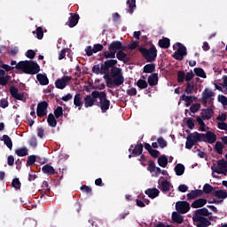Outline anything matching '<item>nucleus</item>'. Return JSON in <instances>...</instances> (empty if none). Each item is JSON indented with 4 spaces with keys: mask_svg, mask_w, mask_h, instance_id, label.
Returning a JSON list of instances; mask_svg holds the SVG:
<instances>
[{
    "mask_svg": "<svg viewBox=\"0 0 227 227\" xmlns=\"http://www.w3.org/2000/svg\"><path fill=\"white\" fill-rule=\"evenodd\" d=\"M8 81H10V75L0 76V85L6 86L8 84Z\"/></svg>",
    "mask_w": 227,
    "mask_h": 227,
    "instance_id": "obj_57",
    "label": "nucleus"
},
{
    "mask_svg": "<svg viewBox=\"0 0 227 227\" xmlns=\"http://www.w3.org/2000/svg\"><path fill=\"white\" fill-rule=\"evenodd\" d=\"M184 92L186 95H192L194 93V82H187L186 83V88L184 90Z\"/></svg>",
    "mask_w": 227,
    "mask_h": 227,
    "instance_id": "obj_42",
    "label": "nucleus"
},
{
    "mask_svg": "<svg viewBox=\"0 0 227 227\" xmlns=\"http://www.w3.org/2000/svg\"><path fill=\"white\" fill-rule=\"evenodd\" d=\"M223 150H224V145H223V142L217 141L215 145V152H216L218 155H223Z\"/></svg>",
    "mask_w": 227,
    "mask_h": 227,
    "instance_id": "obj_38",
    "label": "nucleus"
},
{
    "mask_svg": "<svg viewBox=\"0 0 227 227\" xmlns=\"http://www.w3.org/2000/svg\"><path fill=\"white\" fill-rule=\"evenodd\" d=\"M177 51L173 53V58L177 61H182L185 56H187V48L182 44V43H176L174 44L173 49H176Z\"/></svg>",
    "mask_w": 227,
    "mask_h": 227,
    "instance_id": "obj_7",
    "label": "nucleus"
},
{
    "mask_svg": "<svg viewBox=\"0 0 227 227\" xmlns=\"http://www.w3.org/2000/svg\"><path fill=\"white\" fill-rule=\"evenodd\" d=\"M213 191H215V188L214 186H211L210 184H206L203 186L202 192L205 194H210Z\"/></svg>",
    "mask_w": 227,
    "mask_h": 227,
    "instance_id": "obj_46",
    "label": "nucleus"
},
{
    "mask_svg": "<svg viewBox=\"0 0 227 227\" xmlns=\"http://www.w3.org/2000/svg\"><path fill=\"white\" fill-rule=\"evenodd\" d=\"M35 162H36V156L35 155H30L27 157V164L26 166H33V164H35Z\"/></svg>",
    "mask_w": 227,
    "mask_h": 227,
    "instance_id": "obj_51",
    "label": "nucleus"
},
{
    "mask_svg": "<svg viewBox=\"0 0 227 227\" xmlns=\"http://www.w3.org/2000/svg\"><path fill=\"white\" fill-rule=\"evenodd\" d=\"M218 102H221L223 106H227V98L224 95L218 96Z\"/></svg>",
    "mask_w": 227,
    "mask_h": 227,
    "instance_id": "obj_64",
    "label": "nucleus"
},
{
    "mask_svg": "<svg viewBox=\"0 0 227 227\" xmlns=\"http://www.w3.org/2000/svg\"><path fill=\"white\" fill-rule=\"evenodd\" d=\"M198 98L196 97H192V96H186L185 94H183L180 97V100H184L185 102V106L189 107V106H191V104H192V102H194V100H196Z\"/></svg>",
    "mask_w": 227,
    "mask_h": 227,
    "instance_id": "obj_26",
    "label": "nucleus"
},
{
    "mask_svg": "<svg viewBox=\"0 0 227 227\" xmlns=\"http://www.w3.org/2000/svg\"><path fill=\"white\" fill-rule=\"evenodd\" d=\"M180 214L181 213L178 212L172 213V221L176 223V224H182V223H184V216H182Z\"/></svg>",
    "mask_w": 227,
    "mask_h": 227,
    "instance_id": "obj_30",
    "label": "nucleus"
},
{
    "mask_svg": "<svg viewBox=\"0 0 227 227\" xmlns=\"http://www.w3.org/2000/svg\"><path fill=\"white\" fill-rule=\"evenodd\" d=\"M193 72L198 77H201L202 79H207V74L205 73V70H203V68L195 67L193 69Z\"/></svg>",
    "mask_w": 227,
    "mask_h": 227,
    "instance_id": "obj_37",
    "label": "nucleus"
},
{
    "mask_svg": "<svg viewBox=\"0 0 227 227\" xmlns=\"http://www.w3.org/2000/svg\"><path fill=\"white\" fill-rule=\"evenodd\" d=\"M201 142H202L201 133H199L198 131L190 133L186 137L185 148L187 150H191L192 146L196 145V143H201Z\"/></svg>",
    "mask_w": 227,
    "mask_h": 227,
    "instance_id": "obj_6",
    "label": "nucleus"
},
{
    "mask_svg": "<svg viewBox=\"0 0 227 227\" xmlns=\"http://www.w3.org/2000/svg\"><path fill=\"white\" fill-rule=\"evenodd\" d=\"M193 78L194 73H192V71H190L186 73V74H184V81H186V82H191V81H192Z\"/></svg>",
    "mask_w": 227,
    "mask_h": 227,
    "instance_id": "obj_58",
    "label": "nucleus"
},
{
    "mask_svg": "<svg viewBox=\"0 0 227 227\" xmlns=\"http://www.w3.org/2000/svg\"><path fill=\"white\" fill-rule=\"evenodd\" d=\"M12 185L14 189H16V191H19V189H20V185H21L19 178H14L12 182Z\"/></svg>",
    "mask_w": 227,
    "mask_h": 227,
    "instance_id": "obj_56",
    "label": "nucleus"
},
{
    "mask_svg": "<svg viewBox=\"0 0 227 227\" xmlns=\"http://www.w3.org/2000/svg\"><path fill=\"white\" fill-rule=\"evenodd\" d=\"M192 221L193 223H197L196 224L197 227H208L212 224V222H210L207 217L197 218V219H193Z\"/></svg>",
    "mask_w": 227,
    "mask_h": 227,
    "instance_id": "obj_19",
    "label": "nucleus"
},
{
    "mask_svg": "<svg viewBox=\"0 0 227 227\" xmlns=\"http://www.w3.org/2000/svg\"><path fill=\"white\" fill-rule=\"evenodd\" d=\"M70 15L67 26H69V27H75L76 24H79V19H81V17L76 13H70Z\"/></svg>",
    "mask_w": 227,
    "mask_h": 227,
    "instance_id": "obj_20",
    "label": "nucleus"
},
{
    "mask_svg": "<svg viewBox=\"0 0 227 227\" xmlns=\"http://www.w3.org/2000/svg\"><path fill=\"white\" fill-rule=\"evenodd\" d=\"M149 154L151 155V157H153V159H157V157H159V155H160V152H159L158 150H155V149H152L150 151Z\"/></svg>",
    "mask_w": 227,
    "mask_h": 227,
    "instance_id": "obj_63",
    "label": "nucleus"
},
{
    "mask_svg": "<svg viewBox=\"0 0 227 227\" xmlns=\"http://www.w3.org/2000/svg\"><path fill=\"white\" fill-rule=\"evenodd\" d=\"M36 79L41 86H47V84H49V78L45 74H37Z\"/></svg>",
    "mask_w": 227,
    "mask_h": 227,
    "instance_id": "obj_25",
    "label": "nucleus"
},
{
    "mask_svg": "<svg viewBox=\"0 0 227 227\" xmlns=\"http://www.w3.org/2000/svg\"><path fill=\"white\" fill-rule=\"evenodd\" d=\"M138 51L147 63H153V61H155L157 59V48L153 44H152L149 49L140 47L138 48Z\"/></svg>",
    "mask_w": 227,
    "mask_h": 227,
    "instance_id": "obj_4",
    "label": "nucleus"
},
{
    "mask_svg": "<svg viewBox=\"0 0 227 227\" xmlns=\"http://www.w3.org/2000/svg\"><path fill=\"white\" fill-rule=\"evenodd\" d=\"M15 153L18 155V157H26V155H27V148H18L15 150Z\"/></svg>",
    "mask_w": 227,
    "mask_h": 227,
    "instance_id": "obj_44",
    "label": "nucleus"
},
{
    "mask_svg": "<svg viewBox=\"0 0 227 227\" xmlns=\"http://www.w3.org/2000/svg\"><path fill=\"white\" fill-rule=\"evenodd\" d=\"M72 81V76L64 75L61 78L56 80L55 88L58 90H65L67 88V83Z\"/></svg>",
    "mask_w": 227,
    "mask_h": 227,
    "instance_id": "obj_12",
    "label": "nucleus"
},
{
    "mask_svg": "<svg viewBox=\"0 0 227 227\" xmlns=\"http://www.w3.org/2000/svg\"><path fill=\"white\" fill-rule=\"evenodd\" d=\"M126 4H128L127 12L132 15L134 10H136V0H127Z\"/></svg>",
    "mask_w": 227,
    "mask_h": 227,
    "instance_id": "obj_33",
    "label": "nucleus"
},
{
    "mask_svg": "<svg viewBox=\"0 0 227 227\" xmlns=\"http://www.w3.org/2000/svg\"><path fill=\"white\" fill-rule=\"evenodd\" d=\"M63 114V107L62 106H58L55 110H54V115L55 118L59 119L61 118V115Z\"/></svg>",
    "mask_w": 227,
    "mask_h": 227,
    "instance_id": "obj_53",
    "label": "nucleus"
},
{
    "mask_svg": "<svg viewBox=\"0 0 227 227\" xmlns=\"http://www.w3.org/2000/svg\"><path fill=\"white\" fill-rule=\"evenodd\" d=\"M43 173L45 175H55L56 174V169H54V167L46 164L42 168Z\"/></svg>",
    "mask_w": 227,
    "mask_h": 227,
    "instance_id": "obj_31",
    "label": "nucleus"
},
{
    "mask_svg": "<svg viewBox=\"0 0 227 227\" xmlns=\"http://www.w3.org/2000/svg\"><path fill=\"white\" fill-rule=\"evenodd\" d=\"M186 125L188 129H190V130H192V129H194V119H192V117H189L186 120Z\"/></svg>",
    "mask_w": 227,
    "mask_h": 227,
    "instance_id": "obj_59",
    "label": "nucleus"
},
{
    "mask_svg": "<svg viewBox=\"0 0 227 227\" xmlns=\"http://www.w3.org/2000/svg\"><path fill=\"white\" fill-rule=\"evenodd\" d=\"M147 82L149 86H157L159 84V74L153 73L148 76Z\"/></svg>",
    "mask_w": 227,
    "mask_h": 227,
    "instance_id": "obj_21",
    "label": "nucleus"
},
{
    "mask_svg": "<svg viewBox=\"0 0 227 227\" xmlns=\"http://www.w3.org/2000/svg\"><path fill=\"white\" fill-rule=\"evenodd\" d=\"M211 169L214 173H215V171H221L223 169H227V160L224 159H221L217 160V167H211Z\"/></svg>",
    "mask_w": 227,
    "mask_h": 227,
    "instance_id": "obj_18",
    "label": "nucleus"
},
{
    "mask_svg": "<svg viewBox=\"0 0 227 227\" xmlns=\"http://www.w3.org/2000/svg\"><path fill=\"white\" fill-rule=\"evenodd\" d=\"M202 142L208 143V145H214L217 141V135L211 130H207L205 133H201Z\"/></svg>",
    "mask_w": 227,
    "mask_h": 227,
    "instance_id": "obj_10",
    "label": "nucleus"
},
{
    "mask_svg": "<svg viewBox=\"0 0 227 227\" xmlns=\"http://www.w3.org/2000/svg\"><path fill=\"white\" fill-rule=\"evenodd\" d=\"M158 164L160 168H166L168 166V157L161 155L158 158Z\"/></svg>",
    "mask_w": 227,
    "mask_h": 227,
    "instance_id": "obj_40",
    "label": "nucleus"
},
{
    "mask_svg": "<svg viewBox=\"0 0 227 227\" xmlns=\"http://www.w3.org/2000/svg\"><path fill=\"white\" fill-rule=\"evenodd\" d=\"M116 65H118V60L116 59H108L101 64V70L105 72L103 78L107 88L119 87L125 82L123 71L121 68L116 67Z\"/></svg>",
    "mask_w": 227,
    "mask_h": 227,
    "instance_id": "obj_1",
    "label": "nucleus"
},
{
    "mask_svg": "<svg viewBox=\"0 0 227 227\" xmlns=\"http://www.w3.org/2000/svg\"><path fill=\"white\" fill-rule=\"evenodd\" d=\"M155 161L150 160L148 161V167H147V171H150V173H155Z\"/></svg>",
    "mask_w": 227,
    "mask_h": 227,
    "instance_id": "obj_49",
    "label": "nucleus"
},
{
    "mask_svg": "<svg viewBox=\"0 0 227 227\" xmlns=\"http://www.w3.org/2000/svg\"><path fill=\"white\" fill-rule=\"evenodd\" d=\"M36 33V38L38 40H42L43 38V28L42 27H38L35 30Z\"/></svg>",
    "mask_w": 227,
    "mask_h": 227,
    "instance_id": "obj_54",
    "label": "nucleus"
},
{
    "mask_svg": "<svg viewBox=\"0 0 227 227\" xmlns=\"http://www.w3.org/2000/svg\"><path fill=\"white\" fill-rule=\"evenodd\" d=\"M29 145L32 148H36L38 145V140H36V137H32L29 140Z\"/></svg>",
    "mask_w": 227,
    "mask_h": 227,
    "instance_id": "obj_62",
    "label": "nucleus"
},
{
    "mask_svg": "<svg viewBox=\"0 0 227 227\" xmlns=\"http://www.w3.org/2000/svg\"><path fill=\"white\" fill-rule=\"evenodd\" d=\"M137 47H139L138 41H132L129 44H128V49L129 51H134L135 49H137Z\"/></svg>",
    "mask_w": 227,
    "mask_h": 227,
    "instance_id": "obj_55",
    "label": "nucleus"
},
{
    "mask_svg": "<svg viewBox=\"0 0 227 227\" xmlns=\"http://www.w3.org/2000/svg\"><path fill=\"white\" fill-rule=\"evenodd\" d=\"M158 45L160 49H169L171 41L168 37H162V39L159 40Z\"/></svg>",
    "mask_w": 227,
    "mask_h": 227,
    "instance_id": "obj_22",
    "label": "nucleus"
},
{
    "mask_svg": "<svg viewBox=\"0 0 227 227\" xmlns=\"http://www.w3.org/2000/svg\"><path fill=\"white\" fill-rule=\"evenodd\" d=\"M99 102L97 101L98 107H100L102 113H107L111 106V101L107 99V93L106 91H98V97Z\"/></svg>",
    "mask_w": 227,
    "mask_h": 227,
    "instance_id": "obj_5",
    "label": "nucleus"
},
{
    "mask_svg": "<svg viewBox=\"0 0 227 227\" xmlns=\"http://www.w3.org/2000/svg\"><path fill=\"white\" fill-rule=\"evenodd\" d=\"M196 121L200 125L199 130H200V132H206L207 129H205V127H207V125L205 124V121H203V118L197 116Z\"/></svg>",
    "mask_w": 227,
    "mask_h": 227,
    "instance_id": "obj_41",
    "label": "nucleus"
},
{
    "mask_svg": "<svg viewBox=\"0 0 227 227\" xmlns=\"http://www.w3.org/2000/svg\"><path fill=\"white\" fill-rule=\"evenodd\" d=\"M214 196L218 198V200H226L227 192L224 190H217L214 192Z\"/></svg>",
    "mask_w": 227,
    "mask_h": 227,
    "instance_id": "obj_36",
    "label": "nucleus"
},
{
    "mask_svg": "<svg viewBox=\"0 0 227 227\" xmlns=\"http://www.w3.org/2000/svg\"><path fill=\"white\" fill-rule=\"evenodd\" d=\"M157 143L161 148H166V146H168V142L162 137H158Z\"/></svg>",
    "mask_w": 227,
    "mask_h": 227,
    "instance_id": "obj_52",
    "label": "nucleus"
},
{
    "mask_svg": "<svg viewBox=\"0 0 227 227\" xmlns=\"http://www.w3.org/2000/svg\"><path fill=\"white\" fill-rule=\"evenodd\" d=\"M47 121L50 127L55 128L58 125V121H56L53 114H49Z\"/></svg>",
    "mask_w": 227,
    "mask_h": 227,
    "instance_id": "obj_34",
    "label": "nucleus"
},
{
    "mask_svg": "<svg viewBox=\"0 0 227 227\" xmlns=\"http://www.w3.org/2000/svg\"><path fill=\"white\" fill-rule=\"evenodd\" d=\"M3 141L4 144L7 146V148H9V150H12L13 148V142L8 135L3 136Z\"/></svg>",
    "mask_w": 227,
    "mask_h": 227,
    "instance_id": "obj_35",
    "label": "nucleus"
},
{
    "mask_svg": "<svg viewBox=\"0 0 227 227\" xmlns=\"http://www.w3.org/2000/svg\"><path fill=\"white\" fill-rule=\"evenodd\" d=\"M10 94L15 100H20L21 102H26L27 100L26 92H19V89L15 86H11Z\"/></svg>",
    "mask_w": 227,
    "mask_h": 227,
    "instance_id": "obj_9",
    "label": "nucleus"
},
{
    "mask_svg": "<svg viewBox=\"0 0 227 227\" xmlns=\"http://www.w3.org/2000/svg\"><path fill=\"white\" fill-rule=\"evenodd\" d=\"M116 58L119 61H123V63H127V53L123 51H120L116 53Z\"/></svg>",
    "mask_w": 227,
    "mask_h": 227,
    "instance_id": "obj_43",
    "label": "nucleus"
},
{
    "mask_svg": "<svg viewBox=\"0 0 227 227\" xmlns=\"http://www.w3.org/2000/svg\"><path fill=\"white\" fill-rule=\"evenodd\" d=\"M202 194V190H192L191 192L187 194V198L188 200H196V198H199V196H201Z\"/></svg>",
    "mask_w": 227,
    "mask_h": 227,
    "instance_id": "obj_28",
    "label": "nucleus"
},
{
    "mask_svg": "<svg viewBox=\"0 0 227 227\" xmlns=\"http://www.w3.org/2000/svg\"><path fill=\"white\" fill-rule=\"evenodd\" d=\"M208 215H212V213L208 212L207 207H202L200 209H196L192 214V220L194 219H202L205 217H208Z\"/></svg>",
    "mask_w": 227,
    "mask_h": 227,
    "instance_id": "obj_13",
    "label": "nucleus"
},
{
    "mask_svg": "<svg viewBox=\"0 0 227 227\" xmlns=\"http://www.w3.org/2000/svg\"><path fill=\"white\" fill-rule=\"evenodd\" d=\"M207 199H198L192 203V208H201L207 205Z\"/></svg>",
    "mask_w": 227,
    "mask_h": 227,
    "instance_id": "obj_23",
    "label": "nucleus"
},
{
    "mask_svg": "<svg viewBox=\"0 0 227 227\" xmlns=\"http://www.w3.org/2000/svg\"><path fill=\"white\" fill-rule=\"evenodd\" d=\"M93 74H96V75H98V74H101L105 75V72L102 71V64L99 66L98 64L94 65L92 67Z\"/></svg>",
    "mask_w": 227,
    "mask_h": 227,
    "instance_id": "obj_45",
    "label": "nucleus"
},
{
    "mask_svg": "<svg viewBox=\"0 0 227 227\" xmlns=\"http://www.w3.org/2000/svg\"><path fill=\"white\" fill-rule=\"evenodd\" d=\"M200 107H201V105L200 103H195L191 106L190 111L194 114L195 113H198V111H200Z\"/></svg>",
    "mask_w": 227,
    "mask_h": 227,
    "instance_id": "obj_50",
    "label": "nucleus"
},
{
    "mask_svg": "<svg viewBox=\"0 0 227 227\" xmlns=\"http://www.w3.org/2000/svg\"><path fill=\"white\" fill-rule=\"evenodd\" d=\"M74 104L75 107H79V110L81 111V107H82V97L81 96V93H76L74 98Z\"/></svg>",
    "mask_w": 227,
    "mask_h": 227,
    "instance_id": "obj_29",
    "label": "nucleus"
},
{
    "mask_svg": "<svg viewBox=\"0 0 227 227\" xmlns=\"http://www.w3.org/2000/svg\"><path fill=\"white\" fill-rule=\"evenodd\" d=\"M129 153H132L133 157H139L143 153V144L137 145H131L129 149Z\"/></svg>",
    "mask_w": 227,
    "mask_h": 227,
    "instance_id": "obj_15",
    "label": "nucleus"
},
{
    "mask_svg": "<svg viewBox=\"0 0 227 227\" xmlns=\"http://www.w3.org/2000/svg\"><path fill=\"white\" fill-rule=\"evenodd\" d=\"M98 90H93L90 95H86L82 100L84 107L86 109H88V107H93L98 101Z\"/></svg>",
    "mask_w": 227,
    "mask_h": 227,
    "instance_id": "obj_8",
    "label": "nucleus"
},
{
    "mask_svg": "<svg viewBox=\"0 0 227 227\" xmlns=\"http://www.w3.org/2000/svg\"><path fill=\"white\" fill-rule=\"evenodd\" d=\"M159 189L161 192H169L173 189V184L168 180L159 181Z\"/></svg>",
    "mask_w": 227,
    "mask_h": 227,
    "instance_id": "obj_16",
    "label": "nucleus"
},
{
    "mask_svg": "<svg viewBox=\"0 0 227 227\" xmlns=\"http://www.w3.org/2000/svg\"><path fill=\"white\" fill-rule=\"evenodd\" d=\"M176 210L179 214H187L191 210V204L187 201H178L176 203Z\"/></svg>",
    "mask_w": 227,
    "mask_h": 227,
    "instance_id": "obj_11",
    "label": "nucleus"
},
{
    "mask_svg": "<svg viewBox=\"0 0 227 227\" xmlns=\"http://www.w3.org/2000/svg\"><path fill=\"white\" fill-rule=\"evenodd\" d=\"M154 70H155V64L154 63L146 64L144 67V74H153Z\"/></svg>",
    "mask_w": 227,
    "mask_h": 227,
    "instance_id": "obj_39",
    "label": "nucleus"
},
{
    "mask_svg": "<svg viewBox=\"0 0 227 227\" xmlns=\"http://www.w3.org/2000/svg\"><path fill=\"white\" fill-rule=\"evenodd\" d=\"M202 111V115L200 117L202 120H210L212 116H214V110H212V108H206Z\"/></svg>",
    "mask_w": 227,
    "mask_h": 227,
    "instance_id": "obj_27",
    "label": "nucleus"
},
{
    "mask_svg": "<svg viewBox=\"0 0 227 227\" xmlns=\"http://www.w3.org/2000/svg\"><path fill=\"white\" fill-rule=\"evenodd\" d=\"M15 68L28 75H36L40 72V65L34 60L20 61Z\"/></svg>",
    "mask_w": 227,
    "mask_h": 227,
    "instance_id": "obj_2",
    "label": "nucleus"
},
{
    "mask_svg": "<svg viewBox=\"0 0 227 227\" xmlns=\"http://www.w3.org/2000/svg\"><path fill=\"white\" fill-rule=\"evenodd\" d=\"M108 51H104L103 56L106 59H114V58H116V54L120 52V51H127V46H123L120 41H113L108 45Z\"/></svg>",
    "mask_w": 227,
    "mask_h": 227,
    "instance_id": "obj_3",
    "label": "nucleus"
},
{
    "mask_svg": "<svg viewBox=\"0 0 227 227\" xmlns=\"http://www.w3.org/2000/svg\"><path fill=\"white\" fill-rule=\"evenodd\" d=\"M47 107H49V103H47V101H43L37 105L36 114L38 118L47 116Z\"/></svg>",
    "mask_w": 227,
    "mask_h": 227,
    "instance_id": "obj_14",
    "label": "nucleus"
},
{
    "mask_svg": "<svg viewBox=\"0 0 227 227\" xmlns=\"http://www.w3.org/2000/svg\"><path fill=\"white\" fill-rule=\"evenodd\" d=\"M145 193L147 196H149L152 200H155V198H157V196H159L160 192L157 188H152V189L149 188V189L145 190Z\"/></svg>",
    "mask_w": 227,
    "mask_h": 227,
    "instance_id": "obj_24",
    "label": "nucleus"
},
{
    "mask_svg": "<svg viewBox=\"0 0 227 227\" xmlns=\"http://www.w3.org/2000/svg\"><path fill=\"white\" fill-rule=\"evenodd\" d=\"M26 56L27 58H28V59H35V56H36V52H35V51L33 50H27L26 52Z\"/></svg>",
    "mask_w": 227,
    "mask_h": 227,
    "instance_id": "obj_60",
    "label": "nucleus"
},
{
    "mask_svg": "<svg viewBox=\"0 0 227 227\" xmlns=\"http://www.w3.org/2000/svg\"><path fill=\"white\" fill-rule=\"evenodd\" d=\"M214 96H215L214 91H212L210 89H205L204 91L202 92L201 103L204 106H207V104H208V99L212 98V97Z\"/></svg>",
    "mask_w": 227,
    "mask_h": 227,
    "instance_id": "obj_17",
    "label": "nucleus"
},
{
    "mask_svg": "<svg viewBox=\"0 0 227 227\" xmlns=\"http://www.w3.org/2000/svg\"><path fill=\"white\" fill-rule=\"evenodd\" d=\"M104 49V45L100 43L94 44L93 46V52L94 54H97V52H100Z\"/></svg>",
    "mask_w": 227,
    "mask_h": 227,
    "instance_id": "obj_61",
    "label": "nucleus"
},
{
    "mask_svg": "<svg viewBox=\"0 0 227 227\" xmlns=\"http://www.w3.org/2000/svg\"><path fill=\"white\" fill-rule=\"evenodd\" d=\"M185 81V71H178L177 72V82L182 84Z\"/></svg>",
    "mask_w": 227,
    "mask_h": 227,
    "instance_id": "obj_48",
    "label": "nucleus"
},
{
    "mask_svg": "<svg viewBox=\"0 0 227 227\" xmlns=\"http://www.w3.org/2000/svg\"><path fill=\"white\" fill-rule=\"evenodd\" d=\"M174 169L177 176H182L185 173V166L182 163L176 164Z\"/></svg>",
    "mask_w": 227,
    "mask_h": 227,
    "instance_id": "obj_32",
    "label": "nucleus"
},
{
    "mask_svg": "<svg viewBox=\"0 0 227 227\" xmlns=\"http://www.w3.org/2000/svg\"><path fill=\"white\" fill-rule=\"evenodd\" d=\"M137 88H139L140 90H146V88H148V82H146L145 80L139 79V80L137 82Z\"/></svg>",
    "mask_w": 227,
    "mask_h": 227,
    "instance_id": "obj_47",
    "label": "nucleus"
}]
</instances>
